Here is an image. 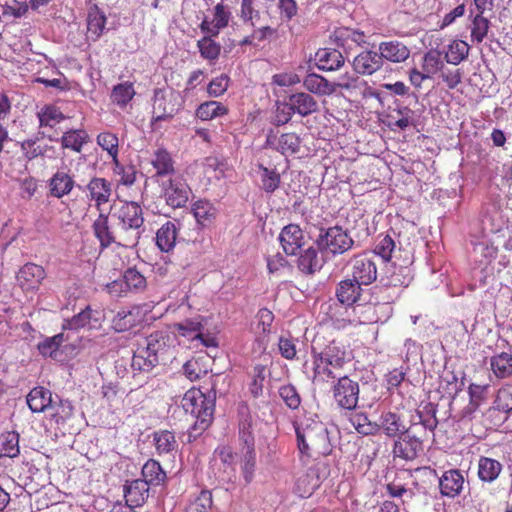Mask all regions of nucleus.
Returning a JSON list of instances; mask_svg holds the SVG:
<instances>
[{
  "label": "nucleus",
  "mask_w": 512,
  "mask_h": 512,
  "mask_svg": "<svg viewBox=\"0 0 512 512\" xmlns=\"http://www.w3.org/2000/svg\"><path fill=\"white\" fill-rule=\"evenodd\" d=\"M212 504V493L208 490H202L199 495L190 502L185 512H209Z\"/></svg>",
  "instance_id": "obj_63"
},
{
  "label": "nucleus",
  "mask_w": 512,
  "mask_h": 512,
  "mask_svg": "<svg viewBox=\"0 0 512 512\" xmlns=\"http://www.w3.org/2000/svg\"><path fill=\"white\" fill-rule=\"evenodd\" d=\"M40 126L54 127L65 119L61 110L54 105H46L38 112Z\"/></svg>",
  "instance_id": "obj_56"
},
{
  "label": "nucleus",
  "mask_w": 512,
  "mask_h": 512,
  "mask_svg": "<svg viewBox=\"0 0 512 512\" xmlns=\"http://www.w3.org/2000/svg\"><path fill=\"white\" fill-rule=\"evenodd\" d=\"M352 278L362 285H370L377 279V265L373 256L367 253L354 255L350 261Z\"/></svg>",
  "instance_id": "obj_11"
},
{
  "label": "nucleus",
  "mask_w": 512,
  "mask_h": 512,
  "mask_svg": "<svg viewBox=\"0 0 512 512\" xmlns=\"http://www.w3.org/2000/svg\"><path fill=\"white\" fill-rule=\"evenodd\" d=\"M350 422L359 434L368 436L378 433L377 423L371 422L364 412L353 413Z\"/></svg>",
  "instance_id": "obj_53"
},
{
  "label": "nucleus",
  "mask_w": 512,
  "mask_h": 512,
  "mask_svg": "<svg viewBox=\"0 0 512 512\" xmlns=\"http://www.w3.org/2000/svg\"><path fill=\"white\" fill-rule=\"evenodd\" d=\"M105 25L106 17L104 13L101 12L97 6L91 8L88 12L87 28L94 39H98L102 35Z\"/></svg>",
  "instance_id": "obj_52"
},
{
  "label": "nucleus",
  "mask_w": 512,
  "mask_h": 512,
  "mask_svg": "<svg viewBox=\"0 0 512 512\" xmlns=\"http://www.w3.org/2000/svg\"><path fill=\"white\" fill-rule=\"evenodd\" d=\"M75 185L74 179L64 171H57L49 180L50 194L56 198L68 195Z\"/></svg>",
  "instance_id": "obj_36"
},
{
  "label": "nucleus",
  "mask_w": 512,
  "mask_h": 512,
  "mask_svg": "<svg viewBox=\"0 0 512 512\" xmlns=\"http://www.w3.org/2000/svg\"><path fill=\"white\" fill-rule=\"evenodd\" d=\"M469 51L467 42L455 39L448 45L445 59L449 64L458 65L468 57Z\"/></svg>",
  "instance_id": "obj_47"
},
{
  "label": "nucleus",
  "mask_w": 512,
  "mask_h": 512,
  "mask_svg": "<svg viewBox=\"0 0 512 512\" xmlns=\"http://www.w3.org/2000/svg\"><path fill=\"white\" fill-rule=\"evenodd\" d=\"M203 34L204 36L200 38L196 44L200 56L209 62H215L218 60L222 49L220 43L214 40L218 35H210L209 33Z\"/></svg>",
  "instance_id": "obj_38"
},
{
  "label": "nucleus",
  "mask_w": 512,
  "mask_h": 512,
  "mask_svg": "<svg viewBox=\"0 0 512 512\" xmlns=\"http://www.w3.org/2000/svg\"><path fill=\"white\" fill-rule=\"evenodd\" d=\"M413 280L412 269L409 266L393 265V271L389 276V286L407 287Z\"/></svg>",
  "instance_id": "obj_55"
},
{
  "label": "nucleus",
  "mask_w": 512,
  "mask_h": 512,
  "mask_svg": "<svg viewBox=\"0 0 512 512\" xmlns=\"http://www.w3.org/2000/svg\"><path fill=\"white\" fill-rule=\"evenodd\" d=\"M503 465L496 459L481 456L478 460V478L485 483L494 482L501 474Z\"/></svg>",
  "instance_id": "obj_32"
},
{
  "label": "nucleus",
  "mask_w": 512,
  "mask_h": 512,
  "mask_svg": "<svg viewBox=\"0 0 512 512\" xmlns=\"http://www.w3.org/2000/svg\"><path fill=\"white\" fill-rule=\"evenodd\" d=\"M299 452L307 457L326 456L331 452L328 431L323 423L312 422L305 426H296Z\"/></svg>",
  "instance_id": "obj_5"
},
{
  "label": "nucleus",
  "mask_w": 512,
  "mask_h": 512,
  "mask_svg": "<svg viewBox=\"0 0 512 512\" xmlns=\"http://www.w3.org/2000/svg\"><path fill=\"white\" fill-rule=\"evenodd\" d=\"M298 269L304 274L311 275L319 271L323 266V259L314 247L304 250L297 261Z\"/></svg>",
  "instance_id": "obj_37"
},
{
  "label": "nucleus",
  "mask_w": 512,
  "mask_h": 512,
  "mask_svg": "<svg viewBox=\"0 0 512 512\" xmlns=\"http://www.w3.org/2000/svg\"><path fill=\"white\" fill-rule=\"evenodd\" d=\"M313 364V381L329 383L342 377L345 367L354 356L353 352L343 343L331 340L326 344V338L317 333L311 342Z\"/></svg>",
  "instance_id": "obj_1"
},
{
  "label": "nucleus",
  "mask_w": 512,
  "mask_h": 512,
  "mask_svg": "<svg viewBox=\"0 0 512 512\" xmlns=\"http://www.w3.org/2000/svg\"><path fill=\"white\" fill-rule=\"evenodd\" d=\"M149 495V485L141 479L128 482L124 488L125 503L134 507L142 506Z\"/></svg>",
  "instance_id": "obj_25"
},
{
  "label": "nucleus",
  "mask_w": 512,
  "mask_h": 512,
  "mask_svg": "<svg viewBox=\"0 0 512 512\" xmlns=\"http://www.w3.org/2000/svg\"><path fill=\"white\" fill-rule=\"evenodd\" d=\"M248 375V391L255 399L263 395L264 382L267 376V366L264 364H255L247 373Z\"/></svg>",
  "instance_id": "obj_34"
},
{
  "label": "nucleus",
  "mask_w": 512,
  "mask_h": 512,
  "mask_svg": "<svg viewBox=\"0 0 512 512\" xmlns=\"http://www.w3.org/2000/svg\"><path fill=\"white\" fill-rule=\"evenodd\" d=\"M139 322V311L121 310L113 318L112 324L116 331L124 332L134 328Z\"/></svg>",
  "instance_id": "obj_49"
},
{
  "label": "nucleus",
  "mask_w": 512,
  "mask_h": 512,
  "mask_svg": "<svg viewBox=\"0 0 512 512\" xmlns=\"http://www.w3.org/2000/svg\"><path fill=\"white\" fill-rule=\"evenodd\" d=\"M289 109L294 114L307 117L319 110L317 100L307 92H296L288 97Z\"/></svg>",
  "instance_id": "obj_19"
},
{
  "label": "nucleus",
  "mask_w": 512,
  "mask_h": 512,
  "mask_svg": "<svg viewBox=\"0 0 512 512\" xmlns=\"http://www.w3.org/2000/svg\"><path fill=\"white\" fill-rule=\"evenodd\" d=\"M97 144L111 157L112 162H117L119 154V139L115 133L105 131L97 135Z\"/></svg>",
  "instance_id": "obj_51"
},
{
  "label": "nucleus",
  "mask_w": 512,
  "mask_h": 512,
  "mask_svg": "<svg viewBox=\"0 0 512 512\" xmlns=\"http://www.w3.org/2000/svg\"><path fill=\"white\" fill-rule=\"evenodd\" d=\"M229 109L221 102L210 100L201 103L195 111V115L202 121H209L217 117L227 115Z\"/></svg>",
  "instance_id": "obj_41"
},
{
  "label": "nucleus",
  "mask_w": 512,
  "mask_h": 512,
  "mask_svg": "<svg viewBox=\"0 0 512 512\" xmlns=\"http://www.w3.org/2000/svg\"><path fill=\"white\" fill-rule=\"evenodd\" d=\"M494 406L502 412L512 410V384H505L498 390Z\"/></svg>",
  "instance_id": "obj_64"
},
{
  "label": "nucleus",
  "mask_w": 512,
  "mask_h": 512,
  "mask_svg": "<svg viewBox=\"0 0 512 512\" xmlns=\"http://www.w3.org/2000/svg\"><path fill=\"white\" fill-rule=\"evenodd\" d=\"M162 188L167 205L174 209L184 207L191 194L190 187L180 177H170Z\"/></svg>",
  "instance_id": "obj_15"
},
{
  "label": "nucleus",
  "mask_w": 512,
  "mask_h": 512,
  "mask_svg": "<svg viewBox=\"0 0 512 512\" xmlns=\"http://www.w3.org/2000/svg\"><path fill=\"white\" fill-rule=\"evenodd\" d=\"M302 83L308 92L317 96H330L335 93L332 82L316 73L307 74Z\"/></svg>",
  "instance_id": "obj_29"
},
{
  "label": "nucleus",
  "mask_w": 512,
  "mask_h": 512,
  "mask_svg": "<svg viewBox=\"0 0 512 512\" xmlns=\"http://www.w3.org/2000/svg\"><path fill=\"white\" fill-rule=\"evenodd\" d=\"M192 214L201 227L210 226L217 217L216 207L208 200H197L192 204Z\"/></svg>",
  "instance_id": "obj_30"
},
{
  "label": "nucleus",
  "mask_w": 512,
  "mask_h": 512,
  "mask_svg": "<svg viewBox=\"0 0 512 512\" xmlns=\"http://www.w3.org/2000/svg\"><path fill=\"white\" fill-rule=\"evenodd\" d=\"M178 229L174 222L167 221L156 233V245L162 252H170L176 244Z\"/></svg>",
  "instance_id": "obj_35"
},
{
  "label": "nucleus",
  "mask_w": 512,
  "mask_h": 512,
  "mask_svg": "<svg viewBox=\"0 0 512 512\" xmlns=\"http://www.w3.org/2000/svg\"><path fill=\"white\" fill-rule=\"evenodd\" d=\"M490 366L497 378H508L512 375V354L501 352L491 357Z\"/></svg>",
  "instance_id": "obj_45"
},
{
  "label": "nucleus",
  "mask_w": 512,
  "mask_h": 512,
  "mask_svg": "<svg viewBox=\"0 0 512 512\" xmlns=\"http://www.w3.org/2000/svg\"><path fill=\"white\" fill-rule=\"evenodd\" d=\"M210 463L214 475L221 481L230 482L235 478L236 454L230 446H218Z\"/></svg>",
  "instance_id": "obj_8"
},
{
  "label": "nucleus",
  "mask_w": 512,
  "mask_h": 512,
  "mask_svg": "<svg viewBox=\"0 0 512 512\" xmlns=\"http://www.w3.org/2000/svg\"><path fill=\"white\" fill-rule=\"evenodd\" d=\"M444 68L441 53L438 50H430L423 56L422 70L431 78Z\"/></svg>",
  "instance_id": "obj_58"
},
{
  "label": "nucleus",
  "mask_w": 512,
  "mask_h": 512,
  "mask_svg": "<svg viewBox=\"0 0 512 512\" xmlns=\"http://www.w3.org/2000/svg\"><path fill=\"white\" fill-rule=\"evenodd\" d=\"M114 216L118 220L119 238L124 247H135L143 232L144 212L141 205L135 201H125Z\"/></svg>",
  "instance_id": "obj_3"
},
{
  "label": "nucleus",
  "mask_w": 512,
  "mask_h": 512,
  "mask_svg": "<svg viewBox=\"0 0 512 512\" xmlns=\"http://www.w3.org/2000/svg\"><path fill=\"white\" fill-rule=\"evenodd\" d=\"M398 440L393 445L394 457L412 461L416 459L420 452L423 450V441L418 437L409 433L401 434Z\"/></svg>",
  "instance_id": "obj_16"
},
{
  "label": "nucleus",
  "mask_w": 512,
  "mask_h": 512,
  "mask_svg": "<svg viewBox=\"0 0 512 512\" xmlns=\"http://www.w3.org/2000/svg\"><path fill=\"white\" fill-rule=\"evenodd\" d=\"M242 452H243V457H242L243 477L247 483H250L253 479L255 465H256L255 445L243 446Z\"/></svg>",
  "instance_id": "obj_57"
},
{
  "label": "nucleus",
  "mask_w": 512,
  "mask_h": 512,
  "mask_svg": "<svg viewBox=\"0 0 512 512\" xmlns=\"http://www.w3.org/2000/svg\"><path fill=\"white\" fill-rule=\"evenodd\" d=\"M260 174V188L266 193L275 192L281 184V176L276 169H269L263 164L258 165Z\"/></svg>",
  "instance_id": "obj_48"
},
{
  "label": "nucleus",
  "mask_w": 512,
  "mask_h": 512,
  "mask_svg": "<svg viewBox=\"0 0 512 512\" xmlns=\"http://www.w3.org/2000/svg\"><path fill=\"white\" fill-rule=\"evenodd\" d=\"M463 485L464 477L458 469L445 471L439 479L440 493L449 498L458 496L463 489Z\"/></svg>",
  "instance_id": "obj_24"
},
{
  "label": "nucleus",
  "mask_w": 512,
  "mask_h": 512,
  "mask_svg": "<svg viewBox=\"0 0 512 512\" xmlns=\"http://www.w3.org/2000/svg\"><path fill=\"white\" fill-rule=\"evenodd\" d=\"M89 142V135L84 129H70L63 133L60 144L63 149L81 153L85 144Z\"/></svg>",
  "instance_id": "obj_31"
},
{
  "label": "nucleus",
  "mask_w": 512,
  "mask_h": 512,
  "mask_svg": "<svg viewBox=\"0 0 512 512\" xmlns=\"http://www.w3.org/2000/svg\"><path fill=\"white\" fill-rule=\"evenodd\" d=\"M316 60L318 68L323 71H334L344 64L342 53L336 49H319L316 52Z\"/></svg>",
  "instance_id": "obj_33"
},
{
  "label": "nucleus",
  "mask_w": 512,
  "mask_h": 512,
  "mask_svg": "<svg viewBox=\"0 0 512 512\" xmlns=\"http://www.w3.org/2000/svg\"><path fill=\"white\" fill-rule=\"evenodd\" d=\"M231 19V12L222 3H218L213 9V18L211 20L205 17L199 25L202 33H209L210 35H219L221 30L228 27Z\"/></svg>",
  "instance_id": "obj_17"
},
{
  "label": "nucleus",
  "mask_w": 512,
  "mask_h": 512,
  "mask_svg": "<svg viewBox=\"0 0 512 512\" xmlns=\"http://www.w3.org/2000/svg\"><path fill=\"white\" fill-rule=\"evenodd\" d=\"M20 453L19 434L7 431L0 435V457H17Z\"/></svg>",
  "instance_id": "obj_46"
},
{
  "label": "nucleus",
  "mask_w": 512,
  "mask_h": 512,
  "mask_svg": "<svg viewBox=\"0 0 512 512\" xmlns=\"http://www.w3.org/2000/svg\"><path fill=\"white\" fill-rule=\"evenodd\" d=\"M26 401L33 413H41L48 410L52 405V393L43 386H37L30 390Z\"/></svg>",
  "instance_id": "obj_28"
},
{
  "label": "nucleus",
  "mask_w": 512,
  "mask_h": 512,
  "mask_svg": "<svg viewBox=\"0 0 512 512\" xmlns=\"http://www.w3.org/2000/svg\"><path fill=\"white\" fill-rule=\"evenodd\" d=\"M379 53L382 60L393 63H401L407 60L410 56L409 48L397 40L385 41L379 44Z\"/></svg>",
  "instance_id": "obj_26"
},
{
  "label": "nucleus",
  "mask_w": 512,
  "mask_h": 512,
  "mask_svg": "<svg viewBox=\"0 0 512 512\" xmlns=\"http://www.w3.org/2000/svg\"><path fill=\"white\" fill-rule=\"evenodd\" d=\"M48 410L50 411L49 420L51 424H55L56 427H59L60 425L64 424L68 418L71 417L73 407L68 402H60L59 404H52Z\"/></svg>",
  "instance_id": "obj_59"
},
{
  "label": "nucleus",
  "mask_w": 512,
  "mask_h": 512,
  "mask_svg": "<svg viewBox=\"0 0 512 512\" xmlns=\"http://www.w3.org/2000/svg\"><path fill=\"white\" fill-rule=\"evenodd\" d=\"M317 244L320 249L332 254H343L352 248L354 240L342 227L333 226L319 235Z\"/></svg>",
  "instance_id": "obj_9"
},
{
  "label": "nucleus",
  "mask_w": 512,
  "mask_h": 512,
  "mask_svg": "<svg viewBox=\"0 0 512 512\" xmlns=\"http://www.w3.org/2000/svg\"><path fill=\"white\" fill-rule=\"evenodd\" d=\"M93 234L100 243L102 250L110 247L112 244L124 247V243L119 238V226L116 229L109 223V214L99 212L98 217L92 224Z\"/></svg>",
  "instance_id": "obj_14"
},
{
  "label": "nucleus",
  "mask_w": 512,
  "mask_h": 512,
  "mask_svg": "<svg viewBox=\"0 0 512 512\" xmlns=\"http://www.w3.org/2000/svg\"><path fill=\"white\" fill-rule=\"evenodd\" d=\"M46 276L43 266L28 262L17 272L16 281L24 293H35L41 287Z\"/></svg>",
  "instance_id": "obj_12"
},
{
  "label": "nucleus",
  "mask_w": 512,
  "mask_h": 512,
  "mask_svg": "<svg viewBox=\"0 0 512 512\" xmlns=\"http://www.w3.org/2000/svg\"><path fill=\"white\" fill-rule=\"evenodd\" d=\"M383 65L382 56L372 50L359 53L353 60L354 70L361 75H372Z\"/></svg>",
  "instance_id": "obj_23"
},
{
  "label": "nucleus",
  "mask_w": 512,
  "mask_h": 512,
  "mask_svg": "<svg viewBox=\"0 0 512 512\" xmlns=\"http://www.w3.org/2000/svg\"><path fill=\"white\" fill-rule=\"evenodd\" d=\"M362 284L353 278L341 280L335 290V296L339 303L345 306H352L362 294Z\"/></svg>",
  "instance_id": "obj_22"
},
{
  "label": "nucleus",
  "mask_w": 512,
  "mask_h": 512,
  "mask_svg": "<svg viewBox=\"0 0 512 512\" xmlns=\"http://www.w3.org/2000/svg\"><path fill=\"white\" fill-rule=\"evenodd\" d=\"M153 442L159 455L170 454L177 450L178 443L175 434L169 430H159L153 433Z\"/></svg>",
  "instance_id": "obj_43"
},
{
  "label": "nucleus",
  "mask_w": 512,
  "mask_h": 512,
  "mask_svg": "<svg viewBox=\"0 0 512 512\" xmlns=\"http://www.w3.org/2000/svg\"><path fill=\"white\" fill-rule=\"evenodd\" d=\"M239 419V439L243 446L255 445L254 438V420L245 403L238 406Z\"/></svg>",
  "instance_id": "obj_27"
},
{
  "label": "nucleus",
  "mask_w": 512,
  "mask_h": 512,
  "mask_svg": "<svg viewBox=\"0 0 512 512\" xmlns=\"http://www.w3.org/2000/svg\"><path fill=\"white\" fill-rule=\"evenodd\" d=\"M278 393L288 408L296 410L301 405L300 394L292 384H285L280 386Z\"/></svg>",
  "instance_id": "obj_62"
},
{
  "label": "nucleus",
  "mask_w": 512,
  "mask_h": 512,
  "mask_svg": "<svg viewBox=\"0 0 512 512\" xmlns=\"http://www.w3.org/2000/svg\"><path fill=\"white\" fill-rule=\"evenodd\" d=\"M183 409L196 418L188 440L191 442L197 438V434L205 431L211 424L214 413V401L196 388L189 389L181 401Z\"/></svg>",
  "instance_id": "obj_4"
},
{
  "label": "nucleus",
  "mask_w": 512,
  "mask_h": 512,
  "mask_svg": "<svg viewBox=\"0 0 512 512\" xmlns=\"http://www.w3.org/2000/svg\"><path fill=\"white\" fill-rule=\"evenodd\" d=\"M146 286V278L136 268H128L122 279L113 281L107 288L111 295L121 296L131 291L142 292Z\"/></svg>",
  "instance_id": "obj_13"
},
{
  "label": "nucleus",
  "mask_w": 512,
  "mask_h": 512,
  "mask_svg": "<svg viewBox=\"0 0 512 512\" xmlns=\"http://www.w3.org/2000/svg\"><path fill=\"white\" fill-rule=\"evenodd\" d=\"M490 22L482 14L478 13L472 20L471 40L472 42L481 43L488 34Z\"/></svg>",
  "instance_id": "obj_61"
},
{
  "label": "nucleus",
  "mask_w": 512,
  "mask_h": 512,
  "mask_svg": "<svg viewBox=\"0 0 512 512\" xmlns=\"http://www.w3.org/2000/svg\"><path fill=\"white\" fill-rule=\"evenodd\" d=\"M332 397L337 406L343 410L353 411L357 408L360 394L358 381L347 375L338 377L331 386Z\"/></svg>",
  "instance_id": "obj_7"
},
{
  "label": "nucleus",
  "mask_w": 512,
  "mask_h": 512,
  "mask_svg": "<svg viewBox=\"0 0 512 512\" xmlns=\"http://www.w3.org/2000/svg\"><path fill=\"white\" fill-rule=\"evenodd\" d=\"M151 164L156 170V176L158 177H172L175 174L174 161L171 154L165 149L155 151Z\"/></svg>",
  "instance_id": "obj_39"
},
{
  "label": "nucleus",
  "mask_w": 512,
  "mask_h": 512,
  "mask_svg": "<svg viewBox=\"0 0 512 512\" xmlns=\"http://www.w3.org/2000/svg\"><path fill=\"white\" fill-rule=\"evenodd\" d=\"M142 481L147 482L148 485H158L166 478L165 472L162 470L161 465L154 459L148 460L142 467Z\"/></svg>",
  "instance_id": "obj_50"
},
{
  "label": "nucleus",
  "mask_w": 512,
  "mask_h": 512,
  "mask_svg": "<svg viewBox=\"0 0 512 512\" xmlns=\"http://www.w3.org/2000/svg\"><path fill=\"white\" fill-rule=\"evenodd\" d=\"M178 340L169 330H158L145 339V346H139L132 357L131 367L135 371L149 372L160 363L174 357Z\"/></svg>",
  "instance_id": "obj_2"
},
{
  "label": "nucleus",
  "mask_w": 512,
  "mask_h": 512,
  "mask_svg": "<svg viewBox=\"0 0 512 512\" xmlns=\"http://www.w3.org/2000/svg\"><path fill=\"white\" fill-rule=\"evenodd\" d=\"M88 196L94 201L95 207L102 212V206L110 201L112 195L111 183L105 178L93 177L87 184Z\"/></svg>",
  "instance_id": "obj_18"
},
{
  "label": "nucleus",
  "mask_w": 512,
  "mask_h": 512,
  "mask_svg": "<svg viewBox=\"0 0 512 512\" xmlns=\"http://www.w3.org/2000/svg\"><path fill=\"white\" fill-rule=\"evenodd\" d=\"M136 95L133 82L125 81L118 83L112 88L110 99L111 102L119 108H125Z\"/></svg>",
  "instance_id": "obj_40"
},
{
  "label": "nucleus",
  "mask_w": 512,
  "mask_h": 512,
  "mask_svg": "<svg viewBox=\"0 0 512 512\" xmlns=\"http://www.w3.org/2000/svg\"><path fill=\"white\" fill-rule=\"evenodd\" d=\"M113 163V171L119 176L118 183L127 187L132 186L136 181L137 171L133 165L124 166L119 159Z\"/></svg>",
  "instance_id": "obj_60"
},
{
  "label": "nucleus",
  "mask_w": 512,
  "mask_h": 512,
  "mask_svg": "<svg viewBox=\"0 0 512 512\" xmlns=\"http://www.w3.org/2000/svg\"><path fill=\"white\" fill-rule=\"evenodd\" d=\"M301 139L294 133H284L277 141L276 149L283 155H293L300 150Z\"/></svg>",
  "instance_id": "obj_54"
},
{
  "label": "nucleus",
  "mask_w": 512,
  "mask_h": 512,
  "mask_svg": "<svg viewBox=\"0 0 512 512\" xmlns=\"http://www.w3.org/2000/svg\"><path fill=\"white\" fill-rule=\"evenodd\" d=\"M279 240L287 255H295L304 245V233L298 225L289 224L282 229Z\"/></svg>",
  "instance_id": "obj_21"
},
{
  "label": "nucleus",
  "mask_w": 512,
  "mask_h": 512,
  "mask_svg": "<svg viewBox=\"0 0 512 512\" xmlns=\"http://www.w3.org/2000/svg\"><path fill=\"white\" fill-rule=\"evenodd\" d=\"M378 431H382L388 437H396L408 432L402 416L391 410L383 411L377 423Z\"/></svg>",
  "instance_id": "obj_20"
},
{
  "label": "nucleus",
  "mask_w": 512,
  "mask_h": 512,
  "mask_svg": "<svg viewBox=\"0 0 512 512\" xmlns=\"http://www.w3.org/2000/svg\"><path fill=\"white\" fill-rule=\"evenodd\" d=\"M92 320L97 322V319L93 318V311L90 306H87L78 314L74 315L72 318L67 319L62 324L63 330H79L81 328L88 327L89 329H93L96 326L92 324Z\"/></svg>",
  "instance_id": "obj_44"
},
{
  "label": "nucleus",
  "mask_w": 512,
  "mask_h": 512,
  "mask_svg": "<svg viewBox=\"0 0 512 512\" xmlns=\"http://www.w3.org/2000/svg\"><path fill=\"white\" fill-rule=\"evenodd\" d=\"M168 328L169 332L173 333L176 339L177 336H181L187 340H200L206 347L216 346L214 338L204 336L202 332L204 326L200 316L173 323Z\"/></svg>",
  "instance_id": "obj_10"
},
{
  "label": "nucleus",
  "mask_w": 512,
  "mask_h": 512,
  "mask_svg": "<svg viewBox=\"0 0 512 512\" xmlns=\"http://www.w3.org/2000/svg\"><path fill=\"white\" fill-rule=\"evenodd\" d=\"M183 103L179 91L166 92L160 88L155 89L151 125L155 126L160 121L172 119L182 109Z\"/></svg>",
  "instance_id": "obj_6"
},
{
  "label": "nucleus",
  "mask_w": 512,
  "mask_h": 512,
  "mask_svg": "<svg viewBox=\"0 0 512 512\" xmlns=\"http://www.w3.org/2000/svg\"><path fill=\"white\" fill-rule=\"evenodd\" d=\"M319 485V477L315 472L308 471L297 478L294 493L301 498H308L314 493Z\"/></svg>",
  "instance_id": "obj_42"
}]
</instances>
